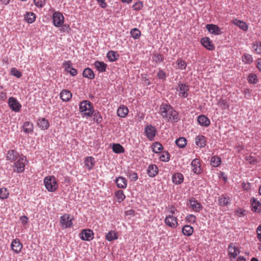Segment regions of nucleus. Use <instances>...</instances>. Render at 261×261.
Returning <instances> with one entry per match:
<instances>
[{
    "label": "nucleus",
    "mask_w": 261,
    "mask_h": 261,
    "mask_svg": "<svg viewBox=\"0 0 261 261\" xmlns=\"http://www.w3.org/2000/svg\"><path fill=\"white\" fill-rule=\"evenodd\" d=\"M160 114L168 121L177 122L179 120L177 112L167 103H162L160 107Z\"/></svg>",
    "instance_id": "f257e3e1"
},
{
    "label": "nucleus",
    "mask_w": 261,
    "mask_h": 261,
    "mask_svg": "<svg viewBox=\"0 0 261 261\" xmlns=\"http://www.w3.org/2000/svg\"><path fill=\"white\" fill-rule=\"evenodd\" d=\"M44 185L48 192H55L58 188V184L54 176H47L44 179Z\"/></svg>",
    "instance_id": "f03ea898"
},
{
    "label": "nucleus",
    "mask_w": 261,
    "mask_h": 261,
    "mask_svg": "<svg viewBox=\"0 0 261 261\" xmlns=\"http://www.w3.org/2000/svg\"><path fill=\"white\" fill-rule=\"evenodd\" d=\"M79 110L83 113V117H90L93 113V106L88 100H83L80 103Z\"/></svg>",
    "instance_id": "7ed1b4c3"
},
{
    "label": "nucleus",
    "mask_w": 261,
    "mask_h": 261,
    "mask_svg": "<svg viewBox=\"0 0 261 261\" xmlns=\"http://www.w3.org/2000/svg\"><path fill=\"white\" fill-rule=\"evenodd\" d=\"M27 159L25 156H18L14 163V171L21 173L24 170Z\"/></svg>",
    "instance_id": "20e7f679"
},
{
    "label": "nucleus",
    "mask_w": 261,
    "mask_h": 261,
    "mask_svg": "<svg viewBox=\"0 0 261 261\" xmlns=\"http://www.w3.org/2000/svg\"><path fill=\"white\" fill-rule=\"evenodd\" d=\"M165 223L172 228H175L178 226L177 218L171 215H167L165 219Z\"/></svg>",
    "instance_id": "39448f33"
},
{
    "label": "nucleus",
    "mask_w": 261,
    "mask_h": 261,
    "mask_svg": "<svg viewBox=\"0 0 261 261\" xmlns=\"http://www.w3.org/2000/svg\"><path fill=\"white\" fill-rule=\"evenodd\" d=\"M94 232L90 229H83L80 234V238L84 241H90L94 238Z\"/></svg>",
    "instance_id": "423d86ee"
},
{
    "label": "nucleus",
    "mask_w": 261,
    "mask_h": 261,
    "mask_svg": "<svg viewBox=\"0 0 261 261\" xmlns=\"http://www.w3.org/2000/svg\"><path fill=\"white\" fill-rule=\"evenodd\" d=\"M64 16L60 12H55L53 15V22L55 26L59 27L64 22Z\"/></svg>",
    "instance_id": "0eeeda50"
},
{
    "label": "nucleus",
    "mask_w": 261,
    "mask_h": 261,
    "mask_svg": "<svg viewBox=\"0 0 261 261\" xmlns=\"http://www.w3.org/2000/svg\"><path fill=\"white\" fill-rule=\"evenodd\" d=\"M60 223L64 228L71 227L72 226V219L70 218L68 214H64L61 217Z\"/></svg>",
    "instance_id": "6e6552de"
},
{
    "label": "nucleus",
    "mask_w": 261,
    "mask_h": 261,
    "mask_svg": "<svg viewBox=\"0 0 261 261\" xmlns=\"http://www.w3.org/2000/svg\"><path fill=\"white\" fill-rule=\"evenodd\" d=\"M8 104L10 108L15 112H19L21 106L18 100L14 97H10L8 100Z\"/></svg>",
    "instance_id": "1a4fd4ad"
},
{
    "label": "nucleus",
    "mask_w": 261,
    "mask_h": 261,
    "mask_svg": "<svg viewBox=\"0 0 261 261\" xmlns=\"http://www.w3.org/2000/svg\"><path fill=\"white\" fill-rule=\"evenodd\" d=\"M192 171L196 174H199L202 172L201 164L199 159H195L191 162Z\"/></svg>",
    "instance_id": "9d476101"
},
{
    "label": "nucleus",
    "mask_w": 261,
    "mask_h": 261,
    "mask_svg": "<svg viewBox=\"0 0 261 261\" xmlns=\"http://www.w3.org/2000/svg\"><path fill=\"white\" fill-rule=\"evenodd\" d=\"M228 255L229 257L235 258L237 255L240 253V250L238 247L233 243H231L228 248Z\"/></svg>",
    "instance_id": "9b49d317"
},
{
    "label": "nucleus",
    "mask_w": 261,
    "mask_h": 261,
    "mask_svg": "<svg viewBox=\"0 0 261 261\" xmlns=\"http://www.w3.org/2000/svg\"><path fill=\"white\" fill-rule=\"evenodd\" d=\"M189 88L188 85L184 84H180L177 91L178 92V95L181 97H187L188 95V91Z\"/></svg>",
    "instance_id": "f8f14e48"
},
{
    "label": "nucleus",
    "mask_w": 261,
    "mask_h": 261,
    "mask_svg": "<svg viewBox=\"0 0 261 261\" xmlns=\"http://www.w3.org/2000/svg\"><path fill=\"white\" fill-rule=\"evenodd\" d=\"M146 137L150 140L153 139L156 135V129L155 127L152 125H148L145 129Z\"/></svg>",
    "instance_id": "ddd939ff"
},
{
    "label": "nucleus",
    "mask_w": 261,
    "mask_h": 261,
    "mask_svg": "<svg viewBox=\"0 0 261 261\" xmlns=\"http://www.w3.org/2000/svg\"><path fill=\"white\" fill-rule=\"evenodd\" d=\"M63 66L65 68V71L70 73L71 75L75 76L77 74V71L71 66V62L70 61H65L63 63Z\"/></svg>",
    "instance_id": "4468645a"
},
{
    "label": "nucleus",
    "mask_w": 261,
    "mask_h": 261,
    "mask_svg": "<svg viewBox=\"0 0 261 261\" xmlns=\"http://www.w3.org/2000/svg\"><path fill=\"white\" fill-rule=\"evenodd\" d=\"M12 250L16 253H19L21 250L22 245L18 239L13 240L11 244Z\"/></svg>",
    "instance_id": "2eb2a0df"
},
{
    "label": "nucleus",
    "mask_w": 261,
    "mask_h": 261,
    "mask_svg": "<svg viewBox=\"0 0 261 261\" xmlns=\"http://www.w3.org/2000/svg\"><path fill=\"white\" fill-rule=\"evenodd\" d=\"M84 164L88 170L92 169L95 164V159L92 156H87L85 159Z\"/></svg>",
    "instance_id": "dca6fc26"
},
{
    "label": "nucleus",
    "mask_w": 261,
    "mask_h": 261,
    "mask_svg": "<svg viewBox=\"0 0 261 261\" xmlns=\"http://www.w3.org/2000/svg\"><path fill=\"white\" fill-rule=\"evenodd\" d=\"M202 45L209 50H213L215 49V46L209 38L204 37L201 40Z\"/></svg>",
    "instance_id": "f3484780"
},
{
    "label": "nucleus",
    "mask_w": 261,
    "mask_h": 261,
    "mask_svg": "<svg viewBox=\"0 0 261 261\" xmlns=\"http://www.w3.org/2000/svg\"><path fill=\"white\" fill-rule=\"evenodd\" d=\"M189 207L194 212H199L202 209L201 204L194 199L189 200Z\"/></svg>",
    "instance_id": "a211bd4d"
},
{
    "label": "nucleus",
    "mask_w": 261,
    "mask_h": 261,
    "mask_svg": "<svg viewBox=\"0 0 261 261\" xmlns=\"http://www.w3.org/2000/svg\"><path fill=\"white\" fill-rule=\"evenodd\" d=\"M208 31L214 35H219L221 34L220 29L215 24H208L206 25Z\"/></svg>",
    "instance_id": "6ab92c4d"
},
{
    "label": "nucleus",
    "mask_w": 261,
    "mask_h": 261,
    "mask_svg": "<svg viewBox=\"0 0 261 261\" xmlns=\"http://www.w3.org/2000/svg\"><path fill=\"white\" fill-rule=\"evenodd\" d=\"M199 124L203 126H208L210 124V120L207 117L204 115H200L197 118Z\"/></svg>",
    "instance_id": "aec40b11"
},
{
    "label": "nucleus",
    "mask_w": 261,
    "mask_h": 261,
    "mask_svg": "<svg viewBox=\"0 0 261 261\" xmlns=\"http://www.w3.org/2000/svg\"><path fill=\"white\" fill-rule=\"evenodd\" d=\"M218 105L219 107L223 110H228L229 108V100L226 98H224L222 97L218 102Z\"/></svg>",
    "instance_id": "412c9836"
},
{
    "label": "nucleus",
    "mask_w": 261,
    "mask_h": 261,
    "mask_svg": "<svg viewBox=\"0 0 261 261\" xmlns=\"http://www.w3.org/2000/svg\"><path fill=\"white\" fill-rule=\"evenodd\" d=\"M172 182L175 185H179L183 182L184 176L180 173H174L172 177Z\"/></svg>",
    "instance_id": "4be33fe9"
},
{
    "label": "nucleus",
    "mask_w": 261,
    "mask_h": 261,
    "mask_svg": "<svg viewBox=\"0 0 261 261\" xmlns=\"http://www.w3.org/2000/svg\"><path fill=\"white\" fill-rule=\"evenodd\" d=\"M117 186L119 189H125L127 186V180L125 178L120 176L115 180Z\"/></svg>",
    "instance_id": "5701e85b"
},
{
    "label": "nucleus",
    "mask_w": 261,
    "mask_h": 261,
    "mask_svg": "<svg viewBox=\"0 0 261 261\" xmlns=\"http://www.w3.org/2000/svg\"><path fill=\"white\" fill-rule=\"evenodd\" d=\"M128 113V108L124 106H121L119 107V108L117 109V115L119 117L124 118L125 117Z\"/></svg>",
    "instance_id": "b1692460"
},
{
    "label": "nucleus",
    "mask_w": 261,
    "mask_h": 261,
    "mask_svg": "<svg viewBox=\"0 0 261 261\" xmlns=\"http://www.w3.org/2000/svg\"><path fill=\"white\" fill-rule=\"evenodd\" d=\"M195 143L200 148L204 147L206 145L205 137L202 135L197 136L195 138Z\"/></svg>",
    "instance_id": "393cba45"
},
{
    "label": "nucleus",
    "mask_w": 261,
    "mask_h": 261,
    "mask_svg": "<svg viewBox=\"0 0 261 261\" xmlns=\"http://www.w3.org/2000/svg\"><path fill=\"white\" fill-rule=\"evenodd\" d=\"M72 97L71 93L67 90H63L60 93V98L64 101L69 100Z\"/></svg>",
    "instance_id": "a878e982"
},
{
    "label": "nucleus",
    "mask_w": 261,
    "mask_h": 261,
    "mask_svg": "<svg viewBox=\"0 0 261 261\" xmlns=\"http://www.w3.org/2000/svg\"><path fill=\"white\" fill-rule=\"evenodd\" d=\"M149 176L154 177L158 173V168L155 165H150L147 169Z\"/></svg>",
    "instance_id": "bb28decb"
},
{
    "label": "nucleus",
    "mask_w": 261,
    "mask_h": 261,
    "mask_svg": "<svg viewBox=\"0 0 261 261\" xmlns=\"http://www.w3.org/2000/svg\"><path fill=\"white\" fill-rule=\"evenodd\" d=\"M94 66L97 70L102 72L106 71L107 66V64L103 62L99 61H96L94 64Z\"/></svg>",
    "instance_id": "cd10ccee"
},
{
    "label": "nucleus",
    "mask_w": 261,
    "mask_h": 261,
    "mask_svg": "<svg viewBox=\"0 0 261 261\" xmlns=\"http://www.w3.org/2000/svg\"><path fill=\"white\" fill-rule=\"evenodd\" d=\"M36 15L34 13L29 12L24 15V19L29 23H32L36 20Z\"/></svg>",
    "instance_id": "c85d7f7f"
},
{
    "label": "nucleus",
    "mask_w": 261,
    "mask_h": 261,
    "mask_svg": "<svg viewBox=\"0 0 261 261\" xmlns=\"http://www.w3.org/2000/svg\"><path fill=\"white\" fill-rule=\"evenodd\" d=\"M252 210L255 212H260L261 210V204L255 199H253L251 203Z\"/></svg>",
    "instance_id": "c756f323"
},
{
    "label": "nucleus",
    "mask_w": 261,
    "mask_h": 261,
    "mask_svg": "<svg viewBox=\"0 0 261 261\" xmlns=\"http://www.w3.org/2000/svg\"><path fill=\"white\" fill-rule=\"evenodd\" d=\"M117 239L118 234L115 231L111 230L106 235V239L109 242L117 240Z\"/></svg>",
    "instance_id": "7c9ffc66"
},
{
    "label": "nucleus",
    "mask_w": 261,
    "mask_h": 261,
    "mask_svg": "<svg viewBox=\"0 0 261 261\" xmlns=\"http://www.w3.org/2000/svg\"><path fill=\"white\" fill-rule=\"evenodd\" d=\"M107 57L110 61L114 62L117 60L119 57V55L117 52L111 50L107 53Z\"/></svg>",
    "instance_id": "2f4dec72"
},
{
    "label": "nucleus",
    "mask_w": 261,
    "mask_h": 261,
    "mask_svg": "<svg viewBox=\"0 0 261 261\" xmlns=\"http://www.w3.org/2000/svg\"><path fill=\"white\" fill-rule=\"evenodd\" d=\"M18 158V157L17 156L16 152L14 150H10L8 151L6 156L7 160L11 162H13L16 160Z\"/></svg>",
    "instance_id": "473e14b6"
},
{
    "label": "nucleus",
    "mask_w": 261,
    "mask_h": 261,
    "mask_svg": "<svg viewBox=\"0 0 261 261\" xmlns=\"http://www.w3.org/2000/svg\"><path fill=\"white\" fill-rule=\"evenodd\" d=\"M193 228L190 225H186L182 228V232L185 236H190L193 233Z\"/></svg>",
    "instance_id": "72a5a7b5"
},
{
    "label": "nucleus",
    "mask_w": 261,
    "mask_h": 261,
    "mask_svg": "<svg viewBox=\"0 0 261 261\" xmlns=\"http://www.w3.org/2000/svg\"><path fill=\"white\" fill-rule=\"evenodd\" d=\"M38 125L42 129H47L49 127V123L47 120L44 118H40L38 121Z\"/></svg>",
    "instance_id": "f704fd0d"
},
{
    "label": "nucleus",
    "mask_w": 261,
    "mask_h": 261,
    "mask_svg": "<svg viewBox=\"0 0 261 261\" xmlns=\"http://www.w3.org/2000/svg\"><path fill=\"white\" fill-rule=\"evenodd\" d=\"M83 75L90 80L93 79L95 76L93 71L89 68H86L84 69L83 72Z\"/></svg>",
    "instance_id": "c9c22d12"
},
{
    "label": "nucleus",
    "mask_w": 261,
    "mask_h": 261,
    "mask_svg": "<svg viewBox=\"0 0 261 261\" xmlns=\"http://www.w3.org/2000/svg\"><path fill=\"white\" fill-rule=\"evenodd\" d=\"M229 197L226 195H221L218 199L219 203L222 206H226L229 203Z\"/></svg>",
    "instance_id": "e433bc0d"
},
{
    "label": "nucleus",
    "mask_w": 261,
    "mask_h": 261,
    "mask_svg": "<svg viewBox=\"0 0 261 261\" xmlns=\"http://www.w3.org/2000/svg\"><path fill=\"white\" fill-rule=\"evenodd\" d=\"M233 23L243 30L246 31L248 29V25L247 23L243 21L235 19L233 21Z\"/></svg>",
    "instance_id": "4c0bfd02"
},
{
    "label": "nucleus",
    "mask_w": 261,
    "mask_h": 261,
    "mask_svg": "<svg viewBox=\"0 0 261 261\" xmlns=\"http://www.w3.org/2000/svg\"><path fill=\"white\" fill-rule=\"evenodd\" d=\"M176 144L181 148H184L187 145V140L184 137H180L175 141Z\"/></svg>",
    "instance_id": "58836bf2"
},
{
    "label": "nucleus",
    "mask_w": 261,
    "mask_h": 261,
    "mask_svg": "<svg viewBox=\"0 0 261 261\" xmlns=\"http://www.w3.org/2000/svg\"><path fill=\"white\" fill-rule=\"evenodd\" d=\"M23 129L25 133H31L33 131V125L30 122H25L23 125Z\"/></svg>",
    "instance_id": "ea45409f"
},
{
    "label": "nucleus",
    "mask_w": 261,
    "mask_h": 261,
    "mask_svg": "<svg viewBox=\"0 0 261 261\" xmlns=\"http://www.w3.org/2000/svg\"><path fill=\"white\" fill-rule=\"evenodd\" d=\"M112 150L116 153H121L124 152V148L119 144H114L113 145Z\"/></svg>",
    "instance_id": "a19ab883"
},
{
    "label": "nucleus",
    "mask_w": 261,
    "mask_h": 261,
    "mask_svg": "<svg viewBox=\"0 0 261 261\" xmlns=\"http://www.w3.org/2000/svg\"><path fill=\"white\" fill-rule=\"evenodd\" d=\"M176 64L178 66V68L181 70H185L187 66V62L181 58L177 60Z\"/></svg>",
    "instance_id": "79ce46f5"
},
{
    "label": "nucleus",
    "mask_w": 261,
    "mask_h": 261,
    "mask_svg": "<svg viewBox=\"0 0 261 261\" xmlns=\"http://www.w3.org/2000/svg\"><path fill=\"white\" fill-rule=\"evenodd\" d=\"M152 148L153 151L155 153L161 152L163 148L162 144L158 142H154L152 145Z\"/></svg>",
    "instance_id": "37998d69"
},
{
    "label": "nucleus",
    "mask_w": 261,
    "mask_h": 261,
    "mask_svg": "<svg viewBox=\"0 0 261 261\" xmlns=\"http://www.w3.org/2000/svg\"><path fill=\"white\" fill-rule=\"evenodd\" d=\"M115 196L117 198V201L121 202L125 198V196L122 190H118L115 193Z\"/></svg>",
    "instance_id": "c03bdc74"
},
{
    "label": "nucleus",
    "mask_w": 261,
    "mask_h": 261,
    "mask_svg": "<svg viewBox=\"0 0 261 261\" xmlns=\"http://www.w3.org/2000/svg\"><path fill=\"white\" fill-rule=\"evenodd\" d=\"M9 195V192L6 188H0V199H7Z\"/></svg>",
    "instance_id": "a18cd8bd"
},
{
    "label": "nucleus",
    "mask_w": 261,
    "mask_h": 261,
    "mask_svg": "<svg viewBox=\"0 0 261 261\" xmlns=\"http://www.w3.org/2000/svg\"><path fill=\"white\" fill-rule=\"evenodd\" d=\"M221 163V159L219 156H212L211 159V164L213 167H218Z\"/></svg>",
    "instance_id": "49530a36"
},
{
    "label": "nucleus",
    "mask_w": 261,
    "mask_h": 261,
    "mask_svg": "<svg viewBox=\"0 0 261 261\" xmlns=\"http://www.w3.org/2000/svg\"><path fill=\"white\" fill-rule=\"evenodd\" d=\"M248 81L250 84H256L258 82V80L255 74L250 73L248 75Z\"/></svg>",
    "instance_id": "de8ad7c7"
},
{
    "label": "nucleus",
    "mask_w": 261,
    "mask_h": 261,
    "mask_svg": "<svg viewBox=\"0 0 261 261\" xmlns=\"http://www.w3.org/2000/svg\"><path fill=\"white\" fill-rule=\"evenodd\" d=\"M254 51L257 54H261V42H256L252 46Z\"/></svg>",
    "instance_id": "09e8293b"
},
{
    "label": "nucleus",
    "mask_w": 261,
    "mask_h": 261,
    "mask_svg": "<svg viewBox=\"0 0 261 261\" xmlns=\"http://www.w3.org/2000/svg\"><path fill=\"white\" fill-rule=\"evenodd\" d=\"M130 34L134 39H138L141 35V32L136 28L133 29L130 31Z\"/></svg>",
    "instance_id": "8fccbe9b"
},
{
    "label": "nucleus",
    "mask_w": 261,
    "mask_h": 261,
    "mask_svg": "<svg viewBox=\"0 0 261 261\" xmlns=\"http://www.w3.org/2000/svg\"><path fill=\"white\" fill-rule=\"evenodd\" d=\"M10 74L12 75L17 77V78L20 77L22 75L21 72L15 67L12 68L11 69Z\"/></svg>",
    "instance_id": "3c124183"
},
{
    "label": "nucleus",
    "mask_w": 261,
    "mask_h": 261,
    "mask_svg": "<svg viewBox=\"0 0 261 261\" xmlns=\"http://www.w3.org/2000/svg\"><path fill=\"white\" fill-rule=\"evenodd\" d=\"M94 120L97 124H99L102 120V117L99 112H95L93 114Z\"/></svg>",
    "instance_id": "603ef678"
},
{
    "label": "nucleus",
    "mask_w": 261,
    "mask_h": 261,
    "mask_svg": "<svg viewBox=\"0 0 261 261\" xmlns=\"http://www.w3.org/2000/svg\"><path fill=\"white\" fill-rule=\"evenodd\" d=\"M242 60L244 62L247 64L251 63L253 61L252 56L249 54L244 55L242 57Z\"/></svg>",
    "instance_id": "864d4df0"
},
{
    "label": "nucleus",
    "mask_w": 261,
    "mask_h": 261,
    "mask_svg": "<svg viewBox=\"0 0 261 261\" xmlns=\"http://www.w3.org/2000/svg\"><path fill=\"white\" fill-rule=\"evenodd\" d=\"M196 216L191 214L188 215L186 218V221L190 223H194L196 221Z\"/></svg>",
    "instance_id": "5fc2aeb1"
},
{
    "label": "nucleus",
    "mask_w": 261,
    "mask_h": 261,
    "mask_svg": "<svg viewBox=\"0 0 261 261\" xmlns=\"http://www.w3.org/2000/svg\"><path fill=\"white\" fill-rule=\"evenodd\" d=\"M153 60L156 62H161L163 61V56L160 54H156L153 57Z\"/></svg>",
    "instance_id": "6e6d98bb"
},
{
    "label": "nucleus",
    "mask_w": 261,
    "mask_h": 261,
    "mask_svg": "<svg viewBox=\"0 0 261 261\" xmlns=\"http://www.w3.org/2000/svg\"><path fill=\"white\" fill-rule=\"evenodd\" d=\"M143 7V2L139 1L133 5V8L135 10L139 11L141 10Z\"/></svg>",
    "instance_id": "4d7b16f0"
},
{
    "label": "nucleus",
    "mask_w": 261,
    "mask_h": 261,
    "mask_svg": "<svg viewBox=\"0 0 261 261\" xmlns=\"http://www.w3.org/2000/svg\"><path fill=\"white\" fill-rule=\"evenodd\" d=\"M34 3L36 7L42 8L45 4V0H34Z\"/></svg>",
    "instance_id": "13d9d810"
},
{
    "label": "nucleus",
    "mask_w": 261,
    "mask_h": 261,
    "mask_svg": "<svg viewBox=\"0 0 261 261\" xmlns=\"http://www.w3.org/2000/svg\"><path fill=\"white\" fill-rule=\"evenodd\" d=\"M246 160L248 161L249 163L254 165L257 162V159L251 155L247 156L246 157Z\"/></svg>",
    "instance_id": "bf43d9fd"
},
{
    "label": "nucleus",
    "mask_w": 261,
    "mask_h": 261,
    "mask_svg": "<svg viewBox=\"0 0 261 261\" xmlns=\"http://www.w3.org/2000/svg\"><path fill=\"white\" fill-rule=\"evenodd\" d=\"M157 76L159 79L162 80H165L166 77V73L161 69H159Z\"/></svg>",
    "instance_id": "052dcab7"
},
{
    "label": "nucleus",
    "mask_w": 261,
    "mask_h": 261,
    "mask_svg": "<svg viewBox=\"0 0 261 261\" xmlns=\"http://www.w3.org/2000/svg\"><path fill=\"white\" fill-rule=\"evenodd\" d=\"M167 212L169 213V215H171L173 216V215H175L176 213V212H177V210L176 208V207H175L173 206H171L170 207H169L168 210Z\"/></svg>",
    "instance_id": "680f3d73"
},
{
    "label": "nucleus",
    "mask_w": 261,
    "mask_h": 261,
    "mask_svg": "<svg viewBox=\"0 0 261 261\" xmlns=\"http://www.w3.org/2000/svg\"><path fill=\"white\" fill-rule=\"evenodd\" d=\"M160 159L162 161L168 162L170 159L169 154L168 153H166L165 154H162L160 157Z\"/></svg>",
    "instance_id": "e2e57ef3"
},
{
    "label": "nucleus",
    "mask_w": 261,
    "mask_h": 261,
    "mask_svg": "<svg viewBox=\"0 0 261 261\" xmlns=\"http://www.w3.org/2000/svg\"><path fill=\"white\" fill-rule=\"evenodd\" d=\"M96 1L102 8H105L108 6L106 0H96Z\"/></svg>",
    "instance_id": "0e129e2a"
},
{
    "label": "nucleus",
    "mask_w": 261,
    "mask_h": 261,
    "mask_svg": "<svg viewBox=\"0 0 261 261\" xmlns=\"http://www.w3.org/2000/svg\"><path fill=\"white\" fill-rule=\"evenodd\" d=\"M129 177L131 180L136 181L138 179V175L136 173L132 172L129 173Z\"/></svg>",
    "instance_id": "69168bd1"
},
{
    "label": "nucleus",
    "mask_w": 261,
    "mask_h": 261,
    "mask_svg": "<svg viewBox=\"0 0 261 261\" xmlns=\"http://www.w3.org/2000/svg\"><path fill=\"white\" fill-rule=\"evenodd\" d=\"M242 187L244 190H249L251 188V186L249 182H243L242 184Z\"/></svg>",
    "instance_id": "338daca9"
},
{
    "label": "nucleus",
    "mask_w": 261,
    "mask_h": 261,
    "mask_svg": "<svg viewBox=\"0 0 261 261\" xmlns=\"http://www.w3.org/2000/svg\"><path fill=\"white\" fill-rule=\"evenodd\" d=\"M256 232L257 233V238L258 240L261 241V225L258 227Z\"/></svg>",
    "instance_id": "774afa93"
}]
</instances>
